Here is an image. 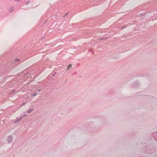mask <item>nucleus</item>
Wrapping results in <instances>:
<instances>
[{
    "mask_svg": "<svg viewBox=\"0 0 157 157\" xmlns=\"http://www.w3.org/2000/svg\"><path fill=\"white\" fill-rule=\"evenodd\" d=\"M33 73L32 71H31L25 73L24 76V78H25L26 77H27V78L31 77V75H33Z\"/></svg>",
    "mask_w": 157,
    "mask_h": 157,
    "instance_id": "1",
    "label": "nucleus"
},
{
    "mask_svg": "<svg viewBox=\"0 0 157 157\" xmlns=\"http://www.w3.org/2000/svg\"><path fill=\"white\" fill-rule=\"evenodd\" d=\"M13 140V137L12 136H9L7 138V141L8 143H11Z\"/></svg>",
    "mask_w": 157,
    "mask_h": 157,
    "instance_id": "2",
    "label": "nucleus"
},
{
    "mask_svg": "<svg viewBox=\"0 0 157 157\" xmlns=\"http://www.w3.org/2000/svg\"><path fill=\"white\" fill-rule=\"evenodd\" d=\"M14 9V7L13 6L10 7L9 9V11L10 13L12 12L13 11Z\"/></svg>",
    "mask_w": 157,
    "mask_h": 157,
    "instance_id": "3",
    "label": "nucleus"
},
{
    "mask_svg": "<svg viewBox=\"0 0 157 157\" xmlns=\"http://www.w3.org/2000/svg\"><path fill=\"white\" fill-rule=\"evenodd\" d=\"M22 119V117H21L19 119H17L14 122V123H16L20 121Z\"/></svg>",
    "mask_w": 157,
    "mask_h": 157,
    "instance_id": "4",
    "label": "nucleus"
},
{
    "mask_svg": "<svg viewBox=\"0 0 157 157\" xmlns=\"http://www.w3.org/2000/svg\"><path fill=\"white\" fill-rule=\"evenodd\" d=\"M33 110V109H30L28 110V112L29 113H30Z\"/></svg>",
    "mask_w": 157,
    "mask_h": 157,
    "instance_id": "5",
    "label": "nucleus"
},
{
    "mask_svg": "<svg viewBox=\"0 0 157 157\" xmlns=\"http://www.w3.org/2000/svg\"><path fill=\"white\" fill-rule=\"evenodd\" d=\"M107 39V38H100L99 39V40H106Z\"/></svg>",
    "mask_w": 157,
    "mask_h": 157,
    "instance_id": "6",
    "label": "nucleus"
},
{
    "mask_svg": "<svg viewBox=\"0 0 157 157\" xmlns=\"http://www.w3.org/2000/svg\"><path fill=\"white\" fill-rule=\"evenodd\" d=\"M72 66V65L71 64H69V66L67 67V69L68 70L69 69L70 67Z\"/></svg>",
    "mask_w": 157,
    "mask_h": 157,
    "instance_id": "7",
    "label": "nucleus"
},
{
    "mask_svg": "<svg viewBox=\"0 0 157 157\" xmlns=\"http://www.w3.org/2000/svg\"><path fill=\"white\" fill-rule=\"evenodd\" d=\"M37 95V94L36 93H34L33 94V97H34L36 96Z\"/></svg>",
    "mask_w": 157,
    "mask_h": 157,
    "instance_id": "8",
    "label": "nucleus"
},
{
    "mask_svg": "<svg viewBox=\"0 0 157 157\" xmlns=\"http://www.w3.org/2000/svg\"><path fill=\"white\" fill-rule=\"evenodd\" d=\"M15 61L18 62L20 61V59H16L15 60Z\"/></svg>",
    "mask_w": 157,
    "mask_h": 157,
    "instance_id": "9",
    "label": "nucleus"
},
{
    "mask_svg": "<svg viewBox=\"0 0 157 157\" xmlns=\"http://www.w3.org/2000/svg\"><path fill=\"white\" fill-rule=\"evenodd\" d=\"M134 84H137V85H138L139 84V83L138 82H135Z\"/></svg>",
    "mask_w": 157,
    "mask_h": 157,
    "instance_id": "10",
    "label": "nucleus"
},
{
    "mask_svg": "<svg viewBox=\"0 0 157 157\" xmlns=\"http://www.w3.org/2000/svg\"><path fill=\"white\" fill-rule=\"evenodd\" d=\"M40 71H41V70L40 69H38V70H37V71L38 73H40Z\"/></svg>",
    "mask_w": 157,
    "mask_h": 157,
    "instance_id": "11",
    "label": "nucleus"
},
{
    "mask_svg": "<svg viewBox=\"0 0 157 157\" xmlns=\"http://www.w3.org/2000/svg\"><path fill=\"white\" fill-rule=\"evenodd\" d=\"M56 73V72H55L54 73H53L52 75V76H54L55 75Z\"/></svg>",
    "mask_w": 157,
    "mask_h": 157,
    "instance_id": "12",
    "label": "nucleus"
},
{
    "mask_svg": "<svg viewBox=\"0 0 157 157\" xmlns=\"http://www.w3.org/2000/svg\"><path fill=\"white\" fill-rule=\"evenodd\" d=\"M25 104H26V103L25 102H24L21 105V106L25 105Z\"/></svg>",
    "mask_w": 157,
    "mask_h": 157,
    "instance_id": "13",
    "label": "nucleus"
},
{
    "mask_svg": "<svg viewBox=\"0 0 157 157\" xmlns=\"http://www.w3.org/2000/svg\"><path fill=\"white\" fill-rule=\"evenodd\" d=\"M69 13L68 12H67L66 14L64 16H62V17H65L68 13Z\"/></svg>",
    "mask_w": 157,
    "mask_h": 157,
    "instance_id": "14",
    "label": "nucleus"
},
{
    "mask_svg": "<svg viewBox=\"0 0 157 157\" xmlns=\"http://www.w3.org/2000/svg\"><path fill=\"white\" fill-rule=\"evenodd\" d=\"M126 26H123V27H122L121 28V29H124V28H126Z\"/></svg>",
    "mask_w": 157,
    "mask_h": 157,
    "instance_id": "15",
    "label": "nucleus"
},
{
    "mask_svg": "<svg viewBox=\"0 0 157 157\" xmlns=\"http://www.w3.org/2000/svg\"><path fill=\"white\" fill-rule=\"evenodd\" d=\"M30 2H26V5H28V4Z\"/></svg>",
    "mask_w": 157,
    "mask_h": 157,
    "instance_id": "16",
    "label": "nucleus"
},
{
    "mask_svg": "<svg viewBox=\"0 0 157 157\" xmlns=\"http://www.w3.org/2000/svg\"><path fill=\"white\" fill-rule=\"evenodd\" d=\"M154 138H155V140H156L157 141V139H156V137H154Z\"/></svg>",
    "mask_w": 157,
    "mask_h": 157,
    "instance_id": "17",
    "label": "nucleus"
},
{
    "mask_svg": "<svg viewBox=\"0 0 157 157\" xmlns=\"http://www.w3.org/2000/svg\"><path fill=\"white\" fill-rule=\"evenodd\" d=\"M26 116V115H24L23 117H22V118L24 117H25Z\"/></svg>",
    "mask_w": 157,
    "mask_h": 157,
    "instance_id": "18",
    "label": "nucleus"
},
{
    "mask_svg": "<svg viewBox=\"0 0 157 157\" xmlns=\"http://www.w3.org/2000/svg\"><path fill=\"white\" fill-rule=\"evenodd\" d=\"M15 1H17V2H18V1H19V0H15Z\"/></svg>",
    "mask_w": 157,
    "mask_h": 157,
    "instance_id": "19",
    "label": "nucleus"
}]
</instances>
